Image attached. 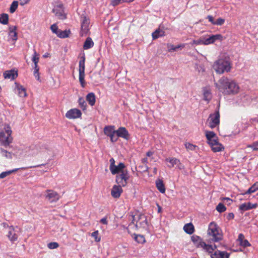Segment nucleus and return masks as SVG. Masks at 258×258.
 Wrapping results in <instances>:
<instances>
[{"label": "nucleus", "mask_w": 258, "mask_h": 258, "mask_svg": "<svg viewBox=\"0 0 258 258\" xmlns=\"http://www.w3.org/2000/svg\"><path fill=\"white\" fill-rule=\"evenodd\" d=\"M138 169L140 170V171L145 172L148 170V167L147 165H140L138 166Z\"/></svg>", "instance_id": "obj_53"}, {"label": "nucleus", "mask_w": 258, "mask_h": 258, "mask_svg": "<svg viewBox=\"0 0 258 258\" xmlns=\"http://www.w3.org/2000/svg\"><path fill=\"white\" fill-rule=\"evenodd\" d=\"M191 239L197 247H202L206 250L213 249L210 244H207L205 242L203 241L202 238L199 236L194 235L191 236Z\"/></svg>", "instance_id": "obj_6"}, {"label": "nucleus", "mask_w": 258, "mask_h": 258, "mask_svg": "<svg viewBox=\"0 0 258 258\" xmlns=\"http://www.w3.org/2000/svg\"><path fill=\"white\" fill-rule=\"evenodd\" d=\"M71 31L70 30H66L64 31H62L61 30H59V31H58V37L60 38H67L69 36V34H70Z\"/></svg>", "instance_id": "obj_32"}, {"label": "nucleus", "mask_w": 258, "mask_h": 258, "mask_svg": "<svg viewBox=\"0 0 258 258\" xmlns=\"http://www.w3.org/2000/svg\"><path fill=\"white\" fill-rule=\"evenodd\" d=\"M19 168H16L11 170L3 172L0 174V178H4L11 174L17 171Z\"/></svg>", "instance_id": "obj_35"}, {"label": "nucleus", "mask_w": 258, "mask_h": 258, "mask_svg": "<svg viewBox=\"0 0 258 258\" xmlns=\"http://www.w3.org/2000/svg\"><path fill=\"white\" fill-rule=\"evenodd\" d=\"M110 162V166H109V169L111 168H112L113 167L115 166V160L113 158H111L109 160Z\"/></svg>", "instance_id": "obj_59"}, {"label": "nucleus", "mask_w": 258, "mask_h": 258, "mask_svg": "<svg viewBox=\"0 0 258 258\" xmlns=\"http://www.w3.org/2000/svg\"><path fill=\"white\" fill-rule=\"evenodd\" d=\"M225 22V20L223 18H219L215 22L214 25L221 26Z\"/></svg>", "instance_id": "obj_50"}, {"label": "nucleus", "mask_w": 258, "mask_h": 258, "mask_svg": "<svg viewBox=\"0 0 258 258\" xmlns=\"http://www.w3.org/2000/svg\"><path fill=\"white\" fill-rule=\"evenodd\" d=\"M78 102L79 103V105L80 107L83 109L84 110L86 108V103L84 99L83 98H79Z\"/></svg>", "instance_id": "obj_44"}, {"label": "nucleus", "mask_w": 258, "mask_h": 258, "mask_svg": "<svg viewBox=\"0 0 258 258\" xmlns=\"http://www.w3.org/2000/svg\"><path fill=\"white\" fill-rule=\"evenodd\" d=\"M1 154L2 156L5 157L7 159H12V153L8 152L7 150L1 148L0 149Z\"/></svg>", "instance_id": "obj_29"}, {"label": "nucleus", "mask_w": 258, "mask_h": 258, "mask_svg": "<svg viewBox=\"0 0 258 258\" xmlns=\"http://www.w3.org/2000/svg\"><path fill=\"white\" fill-rule=\"evenodd\" d=\"M204 40L200 38L197 40H194V43L196 45L204 44Z\"/></svg>", "instance_id": "obj_58"}, {"label": "nucleus", "mask_w": 258, "mask_h": 258, "mask_svg": "<svg viewBox=\"0 0 258 258\" xmlns=\"http://www.w3.org/2000/svg\"><path fill=\"white\" fill-rule=\"evenodd\" d=\"M86 100L91 106H93L95 103V96L93 93H89L86 96Z\"/></svg>", "instance_id": "obj_24"}, {"label": "nucleus", "mask_w": 258, "mask_h": 258, "mask_svg": "<svg viewBox=\"0 0 258 258\" xmlns=\"http://www.w3.org/2000/svg\"><path fill=\"white\" fill-rule=\"evenodd\" d=\"M156 185L157 189L159 190L160 192L162 194H164L165 192L166 188L165 185L163 183V180L161 179H158L156 181Z\"/></svg>", "instance_id": "obj_20"}, {"label": "nucleus", "mask_w": 258, "mask_h": 258, "mask_svg": "<svg viewBox=\"0 0 258 258\" xmlns=\"http://www.w3.org/2000/svg\"><path fill=\"white\" fill-rule=\"evenodd\" d=\"M204 98L206 101H209L212 98L211 93L210 91L207 88L204 89Z\"/></svg>", "instance_id": "obj_36"}, {"label": "nucleus", "mask_w": 258, "mask_h": 258, "mask_svg": "<svg viewBox=\"0 0 258 258\" xmlns=\"http://www.w3.org/2000/svg\"><path fill=\"white\" fill-rule=\"evenodd\" d=\"M213 68L215 71L219 74H222L224 71L228 72L230 70L229 63L222 59L215 62Z\"/></svg>", "instance_id": "obj_5"}, {"label": "nucleus", "mask_w": 258, "mask_h": 258, "mask_svg": "<svg viewBox=\"0 0 258 258\" xmlns=\"http://www.w3.org/2000/svg\"><path fill=\"white\" fill-rule=\"evenodd\" d=\"M122 3H123V0H112L111 4L112 6H115Z\"/></svg>", "instance_id": "obj_56"}, {"label": "nucleus", "mask_w": 258, "mask_h": 258, "mask_svg": "<svg viewBox=\"0 0 258 258\" xmlns=\"http://www.w3.org/2000/svg\"><path fill=\"white\" fill-rule=\"evenodd\" d=\"M234 217V214L233 213H229L227 216V219L228 220H230L233 219Z\"/></svg>", "instance_id": "obj_63"}, {"label": "nucleus", "mask_w": 258, "mask_h": 258, "mask_svg": "<svg viewBox=\"0 0 258 258\" xmlns=\"http://www.w3.org/2000/svg\"><path fill=\"white\" fill-rule=\"evenodd\" d=\"M239 244L244 247L250 246V243L246 239H244L243 241H241V243H239Z\"/></svg>", "instance_id": "obj_51"}, {"label": "nucleus", "mask_w": 258, "mask_h": 258, "mask_svg": "<svg viewBox=\"0 0 258 258\" xmlns=\"http://www.w3.org/2000/svg\"><path fill=\"white\" fill-rule=\"evenodd\" d=\"M17 88L19 91L18 94L20 97H25L27 96L26 89L22 86L18 85Z\"/></svg>", "instance_id": "obj_28"}, {"label": "nucleus", "mask_w": 258, "mask_h": 258, "mask_svg": "<svg viewBox=\"0 0 258 258\" xmlns=\"http://www.w3.org/2000/svg\"><path fill=\"white\" fill-rule=\"evenodd\" d=\"M81 30L80 33L81 35L83 36L84 35H86L89 30V20L86 16L83 15L81 16Z\"/></svg>", "instance_id": "obj_11"}, {"label": "nucleus", "mask_w": 258, "mask_h": 258, "mask_svg": "<svg viewBox=\"0 0 258 258\" xmlns=\"http://www.w3.org/2000/svg\"><path fill=\"white\" fill-rule=\"evenodd\" d=\"M115 131L114 126L108 125L105 126L104 128V134L108 137L112 135V134L115 133Z\"/></svg>", "instance_id": "obj_23"}, {"label": "nucleus", "mask_w": 258, "mask_h": 258, "mask_svg": "<svg viewBox=\"0 0 258 258\" xmlns=\"http://www.w3.org/2000/svg\"><path fill=\"white\" fill-rule=\"evenodd\" d=\"M134 239L137 242L140 243H144L146 241L145 237L142 235H136Z\"/></svg>", "instance_id": "obj_37"}, {"label": "nucleus", "mask_w": 258, "mask_h": 258, "mask_svg": "<svg viewBox=\"0 0 258 258\" xmlns=\"http://www.w3.org/2000/svg\"><path fill=\"white\" fill-rule=\"evenodd\" d=\"M9 36L11 37L12 40H17L18 39L17 33L16 32L17 27L16 26H10L9 27Z\"/></svg>", "instance_id": "obj_22"}, {"label": "nucleus", "mask_w": 258, "mask_h": 258, "mask_svg": "<svg viewBox=\"0 0 258 258\" xmlns=\"http://www.w3.org/2000/svg\"><path fill=\"white\" fill-rule=\"evenodd\" d=\"M4 76L5 79L14 80L18 77V73L17 71L11 70L10 71H6L4 73Z\"/></svg>", "instance_id": "obj_18"}, {"label": "nucleus", "mask_w": 258, "mask_h": 258, "mask_svg": "<svg viewBox=\"0 0 258 258\" xmlns=\"http://www.w3.org/2000/svg\"><path fill=\"white\" fill-rule=\"evenodd\" d=\"M218 138L211 139L210 140H207L208 143L210 145V146L215 145V144L217 142H218Z\"/></svg>", "instance_id": "obj_54"}, {"label": "nucleus", "mask_w": 258, "mask_h": 258, "mask_svg": "<svg viewBox=\"0 0 258 258\" xmlns=\"http://www.w3.org/2000/svg\"><path fill=\"white\" fill-rule=\"evenodd\" d=\"M185 147L188 151H195L196 150V148H198L197 146L194 145L190 143H185Z\"/></svg>", "instance_id": "obj_40"}, {"label": "nucleus", "mask_w": 258, "mask_h": 258, "mask_svg": "<svg viewBox=\"0 0 258 258\" xmlns=\"http://www.w3.org/2000/svg\"><path fill=\"white\" fill-rule=\"evenodd\" d=\"M215 85L220 91L226 95L236 94L239 91L238 85L234 80L225 77H223Z\"/></svg>", "instance_id": "obj_1"}, {"label": "nucleus", "mask_w": 258, "mask_h": 258, "mask_svg": "<svg viewBox=\"0 0 258 258\" xmlns=\"http://www.w3.org/2000/svg\"><path fill=\"white\" fill-rule=\"evenodd\" d=\"M125 165L124 163L120 162L118 165H115L110 169L111 173L113 175L121 173L122 171H124Z\"/></svg>", "instance_id": "obj_16"}, {"label": "nucleus", "mask_w": 258, "mask_h": 258, "mask_svg": "<svg viewBox=\"0 0 258 258\" xmlns=\"http://www.w3.org/2000/svg\"><path fill=\"white\" fill-rule=\"evenodd\" d=\"M208 239L209 243L218 242L223 238V234L221 229L214 222H211L208 230Z\"/></svg>", "instance_id": "obj_2"}, {"label": "nucleus", "mask_w": 258, "mask_h": 258, "mask_svg": "<svg viewBox=\"0 0 258 258\" xmlns=\"http://www.w3.org/2000/svg\"><path fill=\"white\" fill-rule=\"evenodd\" d=\"M209 21L212 24L214 25L215 21L214 20L213 17L211 15H208L207 18Z\"/></svg>", "instance_id": "obj_62"}, {"label": "nucleus", "mask_w": 258, "mask_h": 258, "mask_svg": "<svg viewBox=\"0 0 258 258\" xmlns=\"http://www.w3.org/2000/svg\"><path fill=\"white\" fill-rule=\"evenodd\" d=\"M258 190V182L254 183L244 194H250Z\"/></svg>", "instance_id": "obj_33"}, {"label": "nucleus", "mask_w": 258, "mask_h": 258, "mask_svg": "<svg viewBox=\"0 0 258 258\" xmlns=\"http://www.w3.org/2000/svg\"><path fill=\"white\" fill-rule=\"evenodd\" d=\"M9 240L12 242H14L18 239V235L16 234L14 227L11 226L9 227V231L7 235Z\"/></svg>", "instance_id": "obj_17"}, {"label": "nucleus", "mask_w": 258, "mask_h": 258, "mask_svg": "<svg viewBox=\"0 0 258 258\" xmlns=\"http://www.w3.org/2000/svg\"><path fill=\"white\" fill-rule=\"evenodd\" d=\"M85 73H79V81L82 87H84L85 85Z\"/></svg>", "instance_id": "obj_41"}, {"label": "nucleus", "mask_w": 258, "mask_h": 258, "mask_svg": "<svg viewBox=\"0 0 258 258\" xmlns=\"http://www.w3.org/2000/svg\"><path fill=\"white\" fill-rule=\"evenodd\" d=\"M52 12L55 13L56 17L58 19L64 20L66 18V15L64 12L62 4H59L54 7L52 10Z\"/></svg>", "instance_id": "obj_9"}, {"label": "nucleus", "mask_w": 258, "mask_h": 258, "mask_svg": "<svg viewBox=\"0 0 258 258\" xmlns=\"http://www.w3.org/2000/svg\"><path fill=\"white\" fill-rule=\"evenodd\" d=\"M211 147L212 150L214 152H220V151H222L224 149L223 146L221 144H220L218 142H216V143L215 144V145L212 146H211Z\"/></svg>", "instance_id": "obj_27"}, {"label": "nucleus", "mask_w": 258, "mask_h": 258, "mask_svg": "<svg viewBox=\"0 0 258 258\" xmlns=\"http://www.w3.org/2000/svg\"><path fill=\"white\" fill-rule=\"evenodd\" d=\"M9 16L7 14H2L0 15V23L6 25L8 23Z\"/></svg>", "instance_id": "obj_31"}, {"label": "nucleus", "mask_w": 258, "mask_h": 258, "mask_svg": "<svg viewBox=\"0 0 258 258\" xmlns=\"http://www.w3.org/2000/svg\"><path fill=\"white\" fill-rule=\"evenodd\" d=\"M183 230L185 233L191 235L195 231V227L191 223H189L184 225Z\"/></svg>", "instance_id": "obj_21"}, {"label": "nucleus", "mask_w": 258, "mask_h": 258, "mask_svg": "<svg viewBox=\"0 0 258 258\" xmlns=\"http://www.w3.org/2000/svg\"><path fill=\"white\" fill-rule=\"evenodd\" d=\"M257 204H251L250 202L247 203H244L241 204L239 206V209L241 211H247L250 209L256 208L257 207Z\"/></svg>", "instance_id": "obj_19"}, {"label": "nucleus", "mask_w": 258, "mask_h": 258, "mask_svg": "<svg viewBox=\"0 0 258 258\" xmlns=\"http://www.w3.org/2000/svg\"><path fill=\"white\" fill-rule=\"evenodd\" d=\"M93 45L94 42L92 41L91 38L87 37L84 43L83 48L84 49H88L93 47Z\"/></svg>", "instance_id": "obj_25"}, {"label": "nucleus", "mask_w": 258, "mask_h": 258, "mask_svg": "<svg viewBox=\"0 0 258 258\" xmlns=\"http://www.w3.org/2000/svg\"><path fill=\"white\" fill-rule=\"evenodd\" d=\"M100 223H101L103 224L107 225V219L106 218H102L100 221Z\"/></svg>", "instance_id": "obj_64"}, {"label": "nucleus", "mask_w": 258, "mask_h": 258, "mask_svg": "<svg viewBox=\"0 0 258 258\" xmlns=\"http://www.w3.org/2000/svg\"><path fill=\"white\" fill-rule=\"evenodd\" d=\"M206 137L207 140H210L211 139L218 138L216 134L213 131H206Z\"/></svg>", "instance_id": "obj_34"}, {"label": "nucleus", "mask_w": 258, "mask_h": 258, "mask_svg": "<svg viewBox=\"0 0 258 258\" xmlns=\"http://www.w3.org/2000/svg\"><path fill=\"white\" fill-rule=\"evenodd\" d=\"M237 240L239 241V243H241V241H243L244 240V236L243 234L242 233L239 234Z\"/></svg>", "instance_id": "obj_61"}, {"label": "nucleus", "mask_w": 258, "mask_h": 258, "mask_svg": "<svg viewBox=\"0 0 258 258\" xmlns=\"http://www.w3.org/2000/svg\"><path fill=\"white\" fill-rule=\"evenodd\" d=\"M99 232L98 230H96L92 233L91 236L92 237L94 238L95 241L96 242H99L101 240L100 237H98Z\"/></svg>", "instance_id": "obj_45"}, {"label": "nucleus", "mask_w": 258, "mask_h": 258, "mask_svg": "<svg viewBox=\"0 0 258 258\" xmlns=\"http://www.w3.org/2000/svg\"><path fill=\"white\" fill-rule=\"evenodd\" d=\"M85 56H83L79 61V73H81H81H85Z\"/></svg>", "instance_id": "obj_30"}, {"label": "nucleus", "mask_w": 258, "mask_h": 258, "mask_svg": "<svg viewBox=\"0 0 258 258\" xmlns=\"http://www.w3.org/2000/svg\"><path fill=\"white\" fill-rule=\"evenodd\" d=\"M164 35L165 32L163 30H160V29H158L152 33V38L153 39L155 40L157 39L159 37L163 36Z\"/></svg>", "instance_id": "obj_26"}, {"label": "nucleus", "mask_w": 258, "mask_h": 258, "mask_svg": "<svg viewBox=\"0 0 258 258\" xmlns=\"http://www.w3.org/2000/svg\"><path fill=\"white\" fill-rule=\"evenodd\" d=\"M47 246L49 249H55L59 246V244L57 242H51L48 244Z\"/></svg>", "instance_id": "obj_46"}, {"label": "nucleus", "mask_w": 258, "mask_h": 258, "mask_svg": "<svg viewBox=\"0 0 258 258\" xmlns=\"http://www.w3.org/2000/svg\"><path fill=\"white\" fill-rule=\"evenodd\" d=\"M39 54L36 52V51H34V55L32 58V61L34 63L35 66H37L38 63L39 62Z\"/></svg>", "instance_id": "obj_43"}, {"label": "nucleus", "mask_w": 258, "mask_h": 258, "mask_svg": "<svg viewBox=\"0 0 258 258\" xmlns=\"http://www.w3.org/2000/svg\"><path fill=\"white\" fill-rule=\"evenodd\" d=\"M133 221H136L135 216H133ZM134 228L136 229H143L145 230H147L148 228V223L147 222V219L146 216L144 215H138V219L136 221V224H134V222L131 223L128 227H127V230L128 233H131V230Z\"/></svg>", "instance_id": "obj_3"}, {"label": "nucleus", "mask_w": 258, "mask_h": 258, "mask_svg": "<svg viewBox=\"0 0 258 258\" xmlns=\"http://www.w3.org/2000/svg\"><path fill=\"white\" fill-rule=\"evenodd\" d=\"M46 192L47 194L45 195V198L51 203L56 202L60 198L59 194L53 190L47 189Z\"/></svg>", "instance_id": "obj_10"}, {"label": "nucleus", "mask_w": 258, "mask_h": 258, "mask_svg": "<svg viewBox=\"0 0 258 258\" xmlns=\"http://www.w3.org/2000/svg\"><path fill=\"white\" fill-rule=\"evenodd\" d=\"M209 126L210 128H213L220 123V113L217 110L213 114H211L208 118Z\"/></svg>", "instance_id": "obj_8"}, {"label": "nucleus", "mask_w": 258, "mask_h": 258, "mask_svg": "<svg viewBox=\"0 0 258 258\" xmlns=\"http://www.w3.org/2000/svg\"><path fill=\"white\" fill-rule=\"evenodd\" d=\"M216 210L219 213H222L226 211V207L222 204L219 203L216 207Z\"/></svg>", "instance_id": "obj_42"}, {"label": "nucleus", "mask_w": 258, "mask_h": 258, "mask_svg": "<svg viewBox=\"0 0 258 258\" xmlns=\"http://www.w3.org/2000/svg\"><path fill=\"white\" fill-rule=\"evenodd\" d=\"M5 132L3 131H0V144L7 147L12 143L13 138L11 137L12 131L9 124L5 127Z\"/></svg>", "instance_id": "obj_4"}, {"label": "nucleus", "mask_w": 258, "mask_h": 258, "mask_svg": "<svg viewBox=\"0 0 258 258\" xmlns=\"http://www.w3.org/2000/svg\"><path fill=\"white\" fill-rule=\"evenodd\" d=\"M18 6V1H14L11 5L10 8V12L11 13H14L16 9H17Z\"/></svg>", "instance_id": "obj_39"}, {"label": "nucleus", "mask_w": 258, "mask_h": 258, "mask_svg": "<svg viewBox=\"0 0 258 258\" xmlns=\"http://www.w3.org/2000/svg\"><path fill=\"white\" fill-rule=\"evenodd\" d=\"M212 37L214 42L217 40H222L223 39V36L221 34L212 35Z\"/></svg>", "instance_id": "obj_52"}, {"label": "nucleus", "mask_w": 258, "mask_h": 258, "mask_svg": "<svg viewBox=\"0 0 258 258\" xmlns=\"http://www.w3.org/2000/svg\"><path fill=\"white\" fill-rule=\"evenodd\" d=\"M117 137L122 138L124 139L128 140L129 139V134L127 130L124 127H120L115 131Z\"/></svg>", "instance_id": "obj_14"}, {"label": "nucleus", "mask_w": 258, "mask_h": 258, "mask_svg": "<svg viewBox=\"0 0 258 258\" xmlns=\"http://www.w3.org/2000/svg\"><path fill=\"white\" fill-rule=\"evenodd\" d=\"M214 42L213 38L212 36H210L208 38L204 40V45H208L210 44L213 43Z\"/></svg>", "instance_id": "obj_48"}, {"label": "nucleus", "mask_w": 258, "mask_h": 258, "mask_svg": "<svg viewBox=\"0 0 258 258\" xmlns=\"http://www.w3.org/2000/svg\"><path fill=\"white\" fill-rule=\"evenodd\" d=\"M115 134H116V133H113V134H112V135L109 136L110 138V141L112 142H115L117 141V140L118 139V137H117V135H115Z\"/></svg>", "instance_id": "obj_55"}, {"label": "nucleus", "mask_w": 258, "mask_h": 258, "mask_svg": "<svg viewBox=\"0 0 258 258\" xmlns=\"http://www.w3.org/2000/svg\"><path fill=\"white\" fill-rule=\"evenodd\" d=\"M81 115L82 112L79 109L74 108L68 111L66 114V116L69 119H75L80 117Z\"/></svg>", "instance_id": "obj_12"}, {"label": "nucleus", "mask_w": 258, "mask_h": 258, "mask_svg": "<svg viewBox=\"0 0 258 258\" xmlns=\"http://www.w3.org/2000/svg\"><path fill=\"white\" fill-rule=\"evenodd\" d=\"M230 254L227 252L216 250L211 254V258H229Z\"/></svg>", "instance_id": "obj_15"}, {"label": "nucleus", "mask_w": 258, "mask_h": 258, "mask_svg": "<svg viewBox=\"0 0 258 258\" xmlns=\"http://www.w3.org/2000/svg\"><path fill=\"white\" fill-rule=\"evenodd\" d=\"M34 75L35 76V77L37 78L38 80L40 79V76L39 74V67L38 66H35L34 67Z\"/></svg>", "instance_id": "obj_49"}, {"label": "nucleus", "mask_w": 258, "mask_h": 258, "mask_svg": "<svg viewBox=\"0 0 258 258\" xmlns=\"http://www.w3.org/2000/svg\"><path fill=\"white\" fill-rule=\"evenodd\" d=\"M248 147L253 148L254 150H258V142H255L252 145Z\"/></svg>", "instance_id": "obj_57"}, {"label": "nucleus", "mask_w": 258, "mask_h": 258, "mask_svg": "<svg viewBox=\"0 0 258 258\" xmlns=\"http://www.w3.org/2000/svg\"><path fill=\"white\" fill-rule=\"evenodd\" d=\"M51 30L53 32V33H55V34L58 36V31H59V30L58 29V27L56 25V24H54L51 26Z\"/></svg>", "instance_id": "obj_47"}, {"label": "nucleus", "mask_w": 258, "mask_h": 258, "mask_svg": "<svg viewBox=\"0 0 258 258\" xmlns=\"http://www.w3.org/2000/svg\"><path fill=\"white\" fill-rule=\"evenodd\" d=\"M121 186H122L119 184L113 185L111 191V195L113 198L117 199L120 197L123 191Z\"/></svg>", "instance_id": "obj_13"}, {"label": "nucleus", "mask_w": 258, "mask_h": 258, "mask_svg": "<svg viewBox=\"0 0 258 258\" xmlns=\"http://www.w3.org/2000/svg\"><path fill=\"white\" fill-rule=\"evenodd\" d=\"M167 160H168L171 164V165L169 166L170 168L173 167L175 165H177V164L179 163V160L175 158L167 159Z\"/></svg>", "instance_id": "obj_38"}, {"label": "nucleus", "mask_w": 258, "mask_h": 258, "mask_svg": "<svg viewBox=\"0 0 258 258\" xmlns=\"http://www.w3.org/2000/svg\"><path fill=\"white\" fill-rule=\"evenodd\" d=\"M168 48L169 51H176L175 46L172 44H168Z\"/></svg>", "instance_id": "obj_60"}, {"label": "nucleus", "mask_w": 258, "mask_h": 258, "mask_svg": "<svg viewBox=\"0 0 258 258\" xmlns=\"http://www.w3.org/2000/svg\"><path fill=\"white\" fill-rule=\"evenodd\" d=\"M129 177L130 176L127 170H125L116 175L115 180L117 184L124 186L126 185Z\"/></svg>", "instance_id": "obj_7"}]
</instances>
